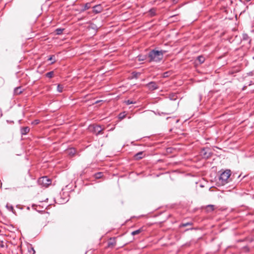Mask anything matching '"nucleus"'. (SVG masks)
Masks as SVG:
<instances>
[{"mask_svg":"<svg viewBox=\"0 0 254 254\" xmlns=\"http://www.w3.org/2000/svg\"><path fill=\"white\" fill-rule=\"evenodd\" d=\"M166 51L165 50H157L156 49L151 50L148 54L147 57L149 59L148 62L149 63L160 62L163 58V56Z\"/></svg>","mask_w":254,"mask_h":254,"instance_id":"nucleus-1","label":"nucleus"},{"mask_svg":"<svg viewBox=\"0 0 254 254\" xmlns=\"http://www.w3.org/2000/svg\"><path fill=\"white\" fill-rule=\"evenodd\" d=\"M231 175L230 170H226L220 174L219 177V181L222 185H225L228 183V180Z\"/></svg>","mask_w":254,"mask_h":254,"instance_id":"nucleus-2","label":"nucleus"},{"mask_svg":"<svg viewBox=\"0 0 254 254\" xmlns=\"http://www.w3.org/2000/svg\"><path fill=\"white\" fill-rule=\"evenodd\" d=\"M38 184L41 187H48L52 183L51 179H49L47 176H44L39 178L38 180Z\"/></svg>","mask_w":254,"mask_h":254,"instance_id":"nucleus-3","label":"nucleus"},{"mask_svg":"<svg viewBox=\"0 0 254 254\" xmlns=\"http://www.w3.org/2000/svg\"><path fill=\"white\" fill-rule=\"evenodd\" d=\"M200 155L204 158H208L211 155V152L208 148H203L201 150Z\"/></svg>","mask_w":254,"mask_h":254,"instance_id":"nucleus-4","label":"nucleus"},{"mask_svg":"<svg viewBox=\"0 0 254 254\" xmlns=\"http://www.w3.org/2000/svg\"><path fill=\"white\" fill-rule=\"evenodd\" d=\"M93 132L96 134V135H98L100 134L103 133L102 132V129L101 128V127L100 126L97 125V126H93Z\"/></svg>","mask_w":254,"mask_h":254,"instance_id":"nucleus-5","label":"nucleus"},{"mask_svg":"<svg viewBox=\"0 0 254 254\" xmlns=\"http://www.w3.org/2000/svg\"><path fill=\"white\" fill-rule=\"evenodd\" d=\"M146 86L150 90H154L158 88V86L155 82L151 81L146 84Z\"/></svg>","mask_w":254,"mask_h":254,"instance_id":"nucleus-6","label":"nucleus"},{"mask_svg":"<svg viewBox=\"0 0 254 254\" xmlns=\"http://www.w3.org/2000/svg\"><path fill=\"white\" fill-rule=\"evenodd\" d=\"M103 7L101 4H97L93 7V12L95 13H99L102 11Z\"/></svg>","mask_w":254,"mask_h":254,"instance_id":"nucleus-7","label":"nucleus"},{"mask_svg":"<svg viewBox=\"0 0 254 254\" xmlns=\"http://www.w3.org/2000/svg\"><path fill=\"white\" fill-rule=\"evenodd\" d=\"M144 157V155L143 151H140L137 153H136L133 157L135 160H138L142 158H143Z\"/></svg>","mask_w":254,"mask_h":254,"instance_id":"nucleus-8","label":"nucleus"},{"mask_svg":"<svg viewBox=\"0 0 254 254\" xmlns=\"http://www.w3.org/2000/svg\"><path fill=\"white\" fill-rule=\"evenodd\" d=\"M29 131L30 128L28 127H22L20 129V133L22 135L27 134Z\"/></svg>","mask_w":254,"mask_h":254,"instance_id":"nucleus-9","label":"nucleus"},{"mask_svg":"<svg viewBox=\"0 0 254 254\" xmlns=\"http://www.w3.org/2000/svg\"><path fill=\"white\" fill-rule=\"evenodd\" d=\"M91 7V3L90 2H87L85 3L83 7V8L80 10V12H84L87 9H88Z\"/></svg>","mask_w":254,"mask_h":254,"instance_id":"nucleus-10","label":"nucleus"},{"mask_svg":"<svg viewBox=\"0 0 254 254\" xmlns=\"http://www.w3.org/2000/svg\"><path fill=\"white\" fill-rule=\"evenodd\" d=\"M67 152L70 156H73L75 154L76 151L74 148H71L67 150Z\"/></svg>","mask_w":254,"mask_h":254,"instance_id":"nucleus-11","label":"nucleus"},{"mask_svg":"<svg viewBox=\"0 0 254 254\" xmlns=\"http://www.w3.org/2000/svg\"><path fill=\"white\" fill-rule=\"evenodd\" d=\"M22 92L20 87H17L14 88V93L15 94L19 95Z\"/></svg>","mask_w":254,"mask_h":254,"instance_id":"nucleus-12","label":"nucleus"},{"mask_svg":"<svg viewBox=\"0 0 254 254\" xmlns=\"http://www.w3.org/2000/svg\"><path fill=\"white\" fill-rule=\"evenodd\" d=\"M193 225V223L191 222H187V223H183L180 225V227H185L188 226H192Z\"/></svg>","mask_w":254,"mask_h":254,"instance_id":"nucleus-13","label":"nucleus"},{"mask_svg":"<svg viewBox=\"0 0 254 254\" xmlns=\"http://www.w3.org/2000/svg\"><path fill=\"white\" fill-rule=\"evenodd\" d=\"M197 60L198 61L199 64H201L205 61V58L202 56H199L197 58Z\"/></svg>","mask_w":254,"mask_h":254,"instance_id":"nucleus-14","label":"nucleus"},{"mask_svg":"<svg viewBox=\"0 0 254 254\" xmlns=\"http://www.w3.org/2000/svg\"><path fill=\"white\" fill-rule=\"evenodd\" d=\"M143 231L142 228H140L138 230H136L135 231H134L131 232V235L133 236H134L135 235H137L139 233H140Z\"/></svg>","mask_w":254,"mask_h":254,"instance_id":"nucleus-15","label":"nucleus"},{"mask_svg":"<svg viewBox=\"0 0 254 254\" xmlns=\"http://www.w3.org/2000/svg\"><path fill=\"white\" fill-rule=\"evenodd\" d=\"M64 86L61 84H58L57 86V90L59 93H62L63 91Z\"/></svg>","mask_w":254,"mask_h":254,"instance_id":"nucleus-16","label":"nucleus"},{"mask_svg":"<svg viewBox=\"0 0 254 254\" xmlns=\"http://www.w3.org/2000/svg\"><path fill=\"white\" fill-rule=\"evenodd\" d=\"M64 30V28H57L56 29L55 32L57 35H61L63 33Z\"/></svg>","mask_w":254,"mask_h":254,"instance_id":"nucleus-17","label":"nucleus"},{"mask_svg":"<svg viewBox=\"0 0 254 254\" xmlns=\"http://www.w3.org/2000/svg\"><path fill=\"white\" fill-rule=\"evenodd\" d=\"M46 76L48 78H51L52 77H53V75H54V71H50V72H48L47 73H46V74H45Z\"/></svg>","mask_w":254,"mask_h":254,"instance_id":"nucleus-18","label":"nucleus"},{"mask_svg":"<svg viewBox=\"0 0 254 254\" xmlns=\"http://www.w3.org/2000/svg\"><path fill=\"white\" fill-rule=\"evenodd\" d=\"M103 176V173L102 172H98L94 175V177L96 179H100Z\"/></svg>","mask_w":254,"mask_h":254,"instance_id":"nucleus-19","label":"nucleus"},{"mask_svg":"<svg viewBox=\"0 0 254 254\" xmlns=\"http://www.w3.org/2000/svg\"><path fill=\"white\" fill-rule=\"evenodd\" d=\"M48 61H52L51 64H53L56 62V60L55 59V56L52 55L48 59Z\"/></svg>","mask_w":254,"mask_h":254,"instance_id":"nucleus-20","label":"nucleus"},{"mask_svg":"<svg viewBox=\"0 0 254 254\" xmlns=\"http://www.w3.org/2000/svg\"><path fill=\"white\" fill-rule=\"evenodd\" d=\"M146 59L145 56L139 55L137 56V60L138 61H143Z\"/></svg>","mask_w":254,"mask_h":254,"instance_id":"nucleus-21","label":"nucleus"},{"mask_svg":"<svg viewBox=\"0 0 254 254\" xmlns=\"http://www.w3.org/2000/svg\"><path fill=\"white\" fill-rule=\"evenodd\" d=\"M116 245V242L115 241L114 242H110L108 244V247L109 248H112L114 247Z\"/></svg>","mask_w":254,"mask_h":254,"instance_id":"nucleus-22","label":"nucleus"},{"mask_svg":"<svg viewBox=\"0 0 254 254\" xmlns=\"http://www.w3.org/2000/svg\"><path fill=\"white\" fill-rule=\"evenodd\" d=\"M135 103H136V102L131 101L130 100H128L125 101V103L127 105L131 104H135Z\"/></svg>","mask_w":254,"mask_h":254,"instance_id":"nucleus-23","label":"nucleus"},{"mask_svg":"<svg viewBox=\"0 0 254 254\" xmlns=\"http://www.w3.org/2000/svg\"><path fill=\"white\" fill-rule=\"evenodd\" d=\"M40 123V120H35L33 122H31V125H37Z\"/></svg>","mask_w":254,"mask_h":254,"instance_id":"nucleus-24","label":"nucleus"},{"mask_svg":"<svg viewBox=\"0 0 254 254\" xmlns=\"http://www.w3.org/2000/svg\"><path fill=\"white\" fill-rule=\"evenodd\" d=\"M28 252L30 254H35V251L34 249L32 247H31L30 249H28Z\"/></svg>","mask_w":254,"mask_h":254,"instance_id":"nucleus-25","label":"nucleus"},{"mask_svg":"<svg viewBox=\"0 0 254 254\" xmlns=\"http://www.w3.org/2000/svg\"><path fill=\"white\" fill-rule=\"evenodd\" d=\"M207 208H210L211 211H213L214 209V206L213 205H208L207 206Z\"/></svg>","mask_w":254,"mask_h":254,"instance_id":"nucleus-26","label":"nucleus"},{"mask_svg":"<svg viewBox=\"0 0 254 254\" xmlns=\"http://www.w3.org/2000/svg\"><path fill=\"white\" fill-rule=\"evenodd\" d=\"M125 117V115L123 113H121L119 115V118L120 119H124Z\"/></svg>","mask_w":254,"mask_h":254,"instance_id":"nucleus-27","label":"nucleus"},{"mask_svg":"<svg viewBox=\"0 0 254 254\" xmlns=\"http://www.w3.org/2000/svg\"><path fill=\"white\" fill-rule=\"evenodd\" d=\"M243 40H247L249 39V36L247 34H245L243 36Z\"/></svg>","mask_w":254,"mask_h":254,"instance_id":"nucleus-28","label":"nucleus"},{"mask_svg":"<svg viewBox=\"0 0 254 254\" xmlns=\"http://www.w3.org/2000/svg\"><path fill=\"white\" fill-rule=\"evenodd\" d=\"M132 74L133 75V76L135 77V78H137L138 75H140V73H138V72H132Z\"/></svg>","mask_w":254,"mask_h":254,"instance_id":"nucleus-29","label":"nucleus"},{"mask_svg":"<svg viewBox=\"0 0 254 254\" xmlns=\"http://www.w3.org/2000/svg\"><path fill=\"white\" fill-rule=\"evenodd\" d=\"M6 207L10 210H13V207L12 206L10 205V206H8V204L6 205Z\"/></svg>","mask_w":254,"mask_h":254,"instance_id":"nucleus-30","label":"nucleus"},{"mask_svg":"<svg viewBox=\"0 0 254 254\" xmlns=\"http://www.w3.org/2000/svg\"><path fill=\"white\" fill-rule=\"evenodd\" d=\"M4 245L3 244V242L1 241H0V247H3Z\"/></svg>","mask_w":254,"mask_h":254,"instance_id":"nucleus-31","label":"nucleus"},{"mask_svg":"<svg viewBox=\"0 0 254 254\" xmlns=\"http://www.w3.org/2000/svg\"><path fill=\"white\" fill-rule=\"evenodd\" d=\"M174 96H175V95H173L172 97H170L171 99H172V100H175L176 98H174Z\"/></svg>","mask_w":254,"mask_h":254,"instance_id":"nucleus-32","label":"nucleus"},{"mask_svg":"<svg viewBox=\"0 0 254 254\" xmlns=\"http://www.w3.org/2000/svg\"><path fill=\"white\" fill-rule=\"evenodd\" d=\"M167 74H168V72H165V73H164V77H166V76H168V75H167Z\"/></svg>","mask_w":254,"mask_h":254,"instance_id":"nucleus-33","label":"nucleus"},{"mask_svg":"<svg viewBox=\"0 0 254 254\" xmlns=\"http://www.w3.org/2000/svg\"><path fill=\"white\" fill-rule=\"evenodd\" d=\"M101 100H98V101H96L95 102V104H97L98 103H99L100 102H101Z\"/></svg>","mask_w":254,"mask_h":254,"instance_id":"nucleus-34","label":"nucleus"},{"mask_svg":"<svg viewBox=\"0 0 254 254\" xmlns=\"http://www.w3.org/2000/svg\"><path fill=\"white\" fill-rule=\"evenodd\" d=\"M246 0V1H250L251 0Z\"/></svg>","mask_w":254,"mask_h":254,"instance_id":"nucleus-35","label":"nucleus"},{"mask_svg":"<svg viewBox=\"0 0 254 254\" xmlns=\"http://www.w3.org/2000/svg\"><path fill=\"white\" fill-rule=\"evenodd\" d=\"M153 10H154L153 9H150V11H152Z\"/></svg>","mask_w":254,"mask_h":254,"instance_id":"nucleus-36","label":"nucleus"}]
</instances>
